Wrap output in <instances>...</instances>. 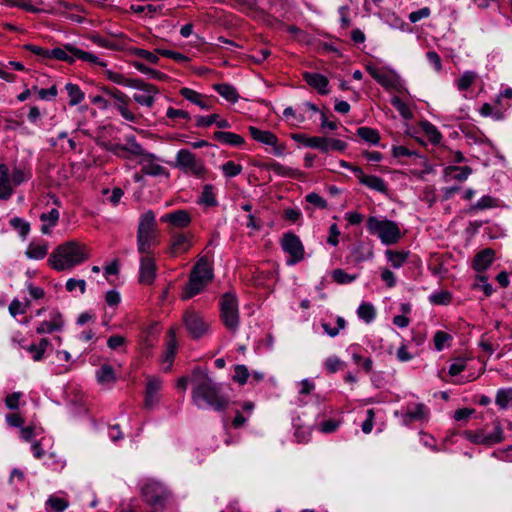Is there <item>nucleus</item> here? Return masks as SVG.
Segmentation results:
<instances>
[{
  "instance_id": "f257e3e1",
  "label": "nucleus",
  "mask_w": 512,
  "mask_h": 512,
  "mask_svg": "<svg viewBox=\"0 0 512 512\" xmlns=\"http://www.w3.org/2000/svg\"><path fill=\"white\" fill-rule=\"evenodd\" d=\"M191 399L199 408H211L214 411H225L230 405V397L223 391L221 383L216 382L207 369L196 367L190 376Z\"/></svg>"
},
{
  "instance_id": "f03ea898",
  "label": "nucleus",
  "mask_w": 512,
  "mask_h": 512,
  "mask_svg": "<svg viewBox=\"0 0 512 512\" xmlns=\"http://www.w3.org/2000/svg\"><path fill=\"white\" fill-rule=\"evenodd\" d=\"M89 258L86 245L77 241L60 244L49 256L50 266L57 271L72 269Z\"/></svg>"
},
{
  "instance_id": "7ed1b4c3",
  "label": "nucleus",
  "mask_w": 512,
  "mask_h": 512,
  "mask_svg": "<svg viewBox=\"0 0 512 512\" xmlns=\"http://www.w3.org/2000/svg\"><path fill=\"white\" fill-rule=\"evenodd\" d=\"M214 278L212 262L207 256H201L193 266L189 280L182 289L181 299L189 300L200 294Z\"/></svg>"
},
{
  "instance_id": "20e7f679",
  "label": "nucleus",
  "mask_w": 512,
  "mask_h": 512,
  "mask_svg": "<svg viewBox=\"0 0 512 512\" xmlns=\"http://www.w3.org/2000/svg\"><path fill=\"white\" fill-rule=\"evenodd\" d=\"M137 251L139 254L154 253L159 244V231L156 215L152 210H147L139 217L136 233Z\"/></svg>"
},
{
  "instance_id": "39448f33",
  "label": "nucleus",
  "mask_w": 512,
  "mask_h": 512,
  "mask_svg": "<svg viewBox=\"0 0 512 512\" xmlns=\"http://www.w3.org/2000/svg\"><path fill=\"white\" fill-rule=\"evenodd\" d=\"M367 230L370 234L379 237L382 243L391 245L401 238L400 228L396 222L388 219H379L375 216H370L366 222Z\"/></svg>"
},
{
  "instance_id": "423d86ee",
  "label": "nucleus",
  "mask_w": 512,
  "mask_h": 512,
  "mask_svg": "<svg viewBox=\"0 0 512 512\" xmlns=\"http://www.w3.org/2000/svg\"><path fill=\"white\" fill-rule=\"evenodd\" d=\"M50 59H56L67 62L69 64L74 63L76 60H82L91 64L106 66L104 62L89 52L81 50L71 44H65L63 47H57L50 50Z\"/></svg>"
},
{
  "instance_id": "0eeeda50",
  "label": "nucleus",
  "mask_w": 512,
  "mask_h": 512,
  "mask_svg": "<svg viewBox=\"0 0 512 512\" xmlns=\"http://www.w3.org/2000/svg\"><path fill=\"white\" fill-rule=\"evenodd\" d=\"M143 500L156 510H164L170 498V492L159 482L147 481L141 487Z\"/></svg>"
},
{
  "instance_id": "6e6552de",
  "label": "nucleus",
  "mask_w": 512,
  "mask_h": 512,
  "mask_svg": "<svg viewBox=\"0 0 512 512\" xmlns=\"http://www.w3.org/2000/svg\"><path fill=\"white\" fill-rule=\"evenodd\" d=\"M220 317L225 327L236 332L239 327L238 300L234 293L223 294L220 300Z\"/></svg>"
},
{
  "instance_id": "1a4fd4ad",
  "label": "nucleus",
  "mask_w": 512,
  "mask_h": 512,
  "mask_svg": "<svg viewBox=\"0 0 512 512\" xmlns=\"http://www.w3.org/2000/svg\"><path fill=\"white\" fill-rule=\"evenodd\" d=\"M175 167L197 178H201L206 174V168L203 162L197 159L196 155L187 149H181L177 152Z\"/></svg>"
},
{
  "instance_id": "9d476101",
  "label": "nucleus",
  "mask_w": 512,
  "mask_h": 512,
  "mask_svg": "<svg viewBox=\"0 0 512 512\" xmlns=\"http://www.w3.org/2000/svg\"><path fill=\"white\" fill-rule=\"evenodd\" d=\"M281 247L290 256L287 260L288 265H294L304 259V246L296 234L292 232L284 233L281 239Z\"/></svg>"
},
{
  "instance_id": "9b49d317",
  "label": "nucleus",
  "mask_w": 512,
  "mask_h": 512,
  "mask_svg": "<svg viewBox=\"0 0 512 512\" xmlns=\"http://www.w3.org/2000/svg\"><path fill=\"white\" fill-rule=\"evenodd\" d=\"M132 88L139 91L133 94V100L137 104L148 108L154 105L155 96L159 93L157 86L138 78Z\"/></svg>"
},
{
  "instance_id": "f8f14e48",
  "label": "nucleus",
  "mask_w": 512,
  "mask_h": 512,
  "mask_svg": "<svg viewBox=\"0 0 512 512\" xmlns=\"http://www.w3.org/2000/svg\"><path fill=\"white\" fill-rule=\"evenodd\" d=\"M183 323L190 336L194 339L202 337L209 328L204 318L194 310H187L183 314Z\"/></svg>"
},
{
  "instance_id": "ddd939ff",
  "label": "nucleus",
  "mask_w": 512,
  "mask_h": 512,
  "mask_svg": "<svg viewBox=\"0 0 512 512\" xmlns=\"http://www.w3.org/2000/svg\"><path fill=\"white\" fill-rule=\"evenodd\" d=\"M139 283L152 285L156 278L157 265L154 253L140 254Z\"/></svg>"
},
{
  "instance_id": "4468645a",
  "label": "nucleus",
  "mask_w": 512,
  "mask_h": 512,
  "mask_svg": "<svg viewBox=\"0 0 512 512\" xmlns=\"http://www.w3.org/2000/svg\"><path fill=\"white\" fill-rule=\"evenodd\" d=\"M160 220L163 223H167L171 229H184L191 224L192 217L187 210L179 209L166 213Z\"/></svg>"
},
{
  "instance_id": "2eb2a0df",
  "label": "nucleus",
  "mask_w": 512,
  "mask_h": 512,
  "mask_svg": "<svg viewBox=\"0 0 512 512\" xmlns=\"http://www.w3.org/2000/svg\"><path fill=\"white\" fill-rule=\"evenodd\" d=\"M108 150L112 152L114 155L121 158H129L130 156H144L145 151L143 147L136 142L135 138H132L128 141L126 145L122 144H112Z\"/></svg>"
},
{
  "instance_id": "dca6fc26",
  "label": "nucleus",
  "mask_w": 512,
  "mask_h": 512,
  "mask_svg": "<svg viewBox=\"0 0 512 512\" xmlns=\"http://www.w3.org/2000/svg\"><path fill=\"white\" fill-rule=\"evenodd\" d=\"M191 235L185 233H171V242L168 249V253L172 257L184 254L189 251L192 247Z\"/></svg>"
},
{
  "instance_id": "f3484780",
  "label": "nucleus",
  "mask_w": 512,
  "mask_h": 512,
  "mask_svg": "<svg viewBox=\"0 0 512 512\" xmlns=\"http://www.w3.org/2000/svg\"><path fill=\"white\" fill-rule=\"evenodd\" d=\"M303 79L308 85L316 89L321 95H326L329 93V80L326 76L320 73L304 72Z\"/></svg>"
},
{
  "instance_id": "a211bd4d",
  "label": "nucleus",
  "mask_w": 512,
  "mask_h": 512,
  "mask_svg": "<svg viewBox=\"0 0 512 512\" xmlns=\"http://www.w3.org/2000/svg\"><path fill=\"white\" fill-rule=\"evenodd\" d=\"M495 252L491 248H485L478 252L473 259L472 267L477 272L487 270L494 260Z\"/></svg>"
},
{
  "instance_id": "6ab92c4d",
  "label": "nucleus",
  "mask_w": 512,
  "mask_h": 512,
  "mask_svg": "<svg viewBox=\"0 0 512 512\" xmlns=\"http://www.w3.org/2000/svg\"><path fill=\"white\" fill-rule=\"evenodd\" d=\"M472 173V169L469 166H454L450 165L444 168L443 177L445 182L451 180L465 181Z\"/></svg>"
},
{
  "instance_id": "aec40b11",
  "label": "nucleus",
  "mask_w": 512,
  "mask_h": 512,
  "mask_svg": "<svg viewBox=\"0 0 512 512\" xmlns=\"http://www.w3.org/2000/svg\"><path fill=\"white\" fill-rule=\"evenodd\" d=\"M168 335H169L170 339L167 342L166 350H165L164 355L162 357V362L164 364H167L164 367V371L165 372H169L171 370L173 362H174V358H175V355H176V350H177V341H176V332H175V330L173 328H171L169 330V332H168Z\"/></svg>"
},
{
  "instance_id": "412c9836",
  "label": "nucleus",
  "mask_w": 512,
  "mask_h": 512,
  "mask_svg": "<svg viewBox=\"0 0 512 512\" xmlns=\"http://www.w3.org/2000/svg\"><path fill=\"white\" fill-rule=\"evenodd\" d=\"M14 189L11 185L10 171L6 164H0V199L8 200L13 195Z\"/></svg>"
},
{
  "instance_id": "4be33fe9",
  "label": "nucleus",
  "mask_w": 512,
  "mask_h": 512,
  "mask_svg": "<svg viewBox=\"0 0 512 512\" xmlns=\"http://www.w3.org/2000/svg\"><path fill=\"white\" fill-rule=\"evenodd\" d=\"M264 168L268 171H273L274 173L281 177H287L292 179L300 178L303 175L301 171L284 166L276 161H270L264 164Z\"/></svg>"
},
{
  "instance_id": "5701e85b",
  "label": "nucleus",
  "mask_w": 512,
  "mask_h": 512,
  "mask_svg": "<svg viewBox=\"0 0 512 512\" xmlns=\"http://www.w3.org/2000/svg\"><path fill=\"white\" fill-rule=\"evenodd\" d=\"M162 386L161 381L158 378H151L147 382L146 394H145V407L152 408L158 402V392Z\"/></svg>"
},
{
  "instance_id": "b1692460",
  "label": "nucleus",
  "mask_w": 512,
  "mask_h": 512,
  "mask_svg": "<svg viewBox=\"0 0 512 512\" xmlns=\"http://www.w3.org/2000/svg\"><path fill=\"white\" fill-rule=\"evenodd\" d=\"M179 93L183 98L199 106L203 110H209L211 108V105L208 103V99L193 89L183 87L180 89Z\"/></svg>"
},
{
  "instance_id": "393cba45",
  "label": "nucleus",
  "mask_w": 512,
  "mask_h": 512,
  "mask_svg": "<svg viewBox=\"0 0 512 512\" xmlns=\"http://www.w3.org/2000/svg\"><path fill=\"white\" fill-rule=\"evenodd\" d=\"M62 315L59 312H55L51 319L48 321H42L36 328L38 334L52 333L59 331L63 327Z\"/></svg>"
},
{
  "instance_id": "a878e982",
  "label": "nucleus",
  "mask_w": 512,
  "mask_h": 512,
  "mask_svg": "<svg viewBox=\"0 0 512 512\" xmlns=\"http://www.w3.org/2000/svg\"><path fill=\"white\" fill-rule=\"evenodd\" d=\"M367 72L370 74V76L376 80L381 86H383L386 89L393 88L396 83V79L394 76L385 73L381 71L377 67L368 66Z\"/></svg>"
},
{
  "instance_id": "bb28decb",
  "label": "nucleus",
  "mask_w": 512,
  "mask_h": 512,
  "mask_svg": "<svg viewBox=\"0 0 512 512\" xmlns=\"http://www.w3.org/2000/svg\"><path fill=\"white\" fill-rule=\"evenodd\" d=\"M213 138L222 144L232 147H239L245 143L244 138L233 132L216 131L213 133Z\"/></svg>"
},
{
  "instance_id": "cd10ccee",
  "label": "nucleus",
  "mask_w": 512,
  "mask_h": 512,
  "mask_svg": "<svg viewBox=\"0 0 512 512\" xmlns=\"http://www.w3.org/2000/svg\"><path fill=\"white\" fill-rule=\"evenodd\" d=\"M248 130H249L251 137L255 141H258L262 144L271 145V144H276V141H278V137L270 131H263L254 126H250L248 128Z\"/></svg>"
},
{
  "instance_id": "c85d7f7f",
  "label": "nucleus",
  "mask_w": 512,
  "mask_h": 512,
  "mask_svg": "<svg viewBox=\"0 0 512 512\" xmlns=\"http://www.w3.org/2000/svg\"><path fill=\"white\" fill-rule=\"evenodd\" d=\"M59 217V211L55 208L51 209L47 213H42L40 215V220L42 222L41 232L43 234H50L52 227L56 226L58 223Z\"/></svg>"
},
{
  "instance_id": "c756f323",
  "label": "nucleus",
  "mask_w": 512,
  "mask_h": 512,
  "mask_svg": "<svg viewBox=\"0 0 512 512\" xmlns=\"http://www.w3.org/2000/svg\"><path fill=\"white\" fill-rule=\"evenodd\" d=\"M427 417V408L423 403L409 406L404 416L405 423H411L417 420H423Z\"/></svg>"
},
{
  "instance_id": "7c9ffc66",
  "label": "nucleus",
  "mask_w": 512,
  "mask_h": 512,
  "mask_svg": "<svg viewBox=\"0 0 512 512\" xmlns=\"http://www.w3.org/2000/svg\"><path fill=\"white\" fill-rule=\"evenodd\" d=\"M213 88L218 94H220L224 99H226L230 103H236L239 99V94L236 88L231 84H214Z\"/></svg>"
},
{
  "instance_id": "2f4dec72",
  "label": "nucleus",
  "mask_w": 512,
  "mask_h": 512,
  "mask_svg": "<svg viewBox=\"0 0 512 512\" xmlns=\"http://www.w3.org/2000/svg\"><path fill=\"white\" fill-rule=\"evenodd\" d=\"M48 253V244L45 241L32 242L27 247L25 252L26 256L30 259L40 260L43 259Z\"/></svg>"
},
{
  "instance_id": "473e14b6",
  "label": "nucleus",
  "mask_w": 512,
  "mask_h": 512,
  "mask_svg": "<svg viewBox=\"0 0 512 512\" xmlns=\"http://www.w3.org/2000/svg\"><path fill=\"white\" fill-rule=\"evenodd\" d=\"M385 254L387 260L395 269L402 267L409 257V252L406 251L387 250Z\"/></svg>"
},
{
  "instance_id": "72a5a7b5",
  "label": "nucleus",
  "mask_w": 512,
  "mask_h": 512,
  "mask_svg": "<svg viewBox=\"0 0 512 512\" xmlns=\"http://www.w3.org/2000/svg\"><path fill=\"white\" fill-rule=\"evenodd\" d=\"M155 342L156 334L154 333V328L151 327L148 329V331L145 332V335L140 341V351L142 355L149 356L151 350L155 346Z\"/></svg>"
},
{
  "instance_id": "f704fd0d",
  "label": "nucleus",
  "mask_w": 512,
  "mask_h": 512,
  "mask_svg": "<svg viewBox=\"0 0 512 512\" xmlns=\"http://www.w3.org/2000/svg\"><path fill=\"white\" fill-rule=\"evenodd\" d=\"M360 183L369 187L372 190H375V191H378L381 193L387 192V186H386L385 181L378 176L366 175L365 177H363V180Z\"/></svg>"
},
{
  "instance_id": "c9c22d12",
  "label": "nucleus",
  "mask_w": 512,
  "mask_h": 512,
  "mask_svg": "<svg viewBox=\"0 0 512 512\" xmlns=\"http://www.w3.org/2000/svg\"><path fill=\"white\" fill-rule=\"evenodd\" d=\"M96 378L100 384L113 383L116 381V375L112 366L108 364L102 365L96 371Z\"/></svg>"
},
{
  "instance_id": "e433bc0d",
  "label": "nucleus",
  "mask_w": 512,
  "mask_h": 512,
  "mask_svg": "<svg viewBox=\"0 0 512 512\" xmlns=\"http://www.w3.org/2000/svg\"><path fill=\"white\" fill-rule=\"evenodd\" d=\"M198 202L208 207H214L218 204L214 188L211 184L204 185Z\"/></svg>"
},
{
  "instance_id": "4c0bfd02",
  "label": "nucleus",
  "mask_w": 512,
  "mask_h": 512,
  "mask_svg": "<svg viewBox=\"0 0 512 512\" xmlns=\"http://www.w3.org/2000/svg\"><path fill=\"white\" fill-rule=\"evenodd\" d=\"M49 345L47 338H42L38 344H31L27 347V351L32 354L34 361H40L43 359L44 353Z\"/></svg>"
},
{
  "instance_id": "58836bf2",
  "label": "nucleus",
  "mask_w": 512,
  "mask_h": 512,
  "mask_svg": "<svg viewBox=\"0 0 512 512\" xmlns=\"http://www.w3.org/2000/svg\"><path fill=\"white\" fill-rule=\"evenodd\" d=\"M496 404L501 409H507L512 406V388L499 389L495 398Z\"/></svg>"
},
{
  "instance_id": "ea45409f",
  "label": "nucleus",
  "mask_w": 512,
  "mask_h": 512,
  "mask_svg": "<svg viewBox=\"0 0 512 512\" xmlns=\"http://www.w3.org/2000/svg\"><path fill=\"white\" fill-rule=\"evenodd\" d=\"M357 135L364 141L370 144H377L380 140V134L376 129L370 127H359Z\"/></svg>"
},
{
  "instance_id": "a19ab883",
  "label": "nucleus",
  "mask_w": 512,
  "mask_h": 512,
  "mask_svg": "<svg viewBox=\"0 0 512 512\" xmlns=\"http://www.w3.org/2000/svg\"><path fill=\"white\" fill-rule=\"evenodd\" d=\"M65 90L68 93L70 98L69 105L75 106L78 105L84 99V93L81 91L78 85L73 83H67L65 85Z\"/></svg>"
},
{
  "instance_id": "79ce46f5",
  "label": "nucleus",
  "mask_w": 512,
  "mask_h": 512,
  "mask_svg": "<svg viewBox=\"0 0 512 512\" xmlns=\"http://www.w3.org/2000/svg\"><path fill=\"white\" fill-rule=\"evenodd\" d=\"M488 439V446L500 443L504 440V431L499 421H494L493 431L486 433Z\"/></svg>"
},
{
  "instance_id": "37998d69",
  "label": "nucleus",
  "mask_w": 512,
  "mask_h": 512,
  "mask_svg": "<svg viewBox=\"0 0 512 512\" xmlns=\"http://www.w3.org/2000/svg\"><path fill=\"white\" fill-rule=\"evenodd\" d=\"M357 315L366 323H370L376 316L375 308L370 303H362L357 309Z\"/></svg>"
},
{
  "instance_id": "c03bdc74",
  "label": "nucleus",
  "mask_w": 512,
  "mask_h": 512,
  "mask_svg": "<svg viewBox=\"0 0 512 512\" xmlns=\"http://www.w3.org/2000/svg\"><path fill=\"white\" fill-rule=\"evenodd\" d=\"M477 78V74L473 71H465L459 79L456 81L458 90L465 91L474 83Z\"/></svg>"
},
{
  "instance_id": "a18cd8bd",
  "label": "nucleus",
  "mask_w": 512,
  "mask_h": 512,
  "mask_svg": "<svg viewBox=\"0 0 512 512\" xmlns=\"http://www.w3.org/2000/svg\"><path fill=\"white\" fill-rule=\"evenodd\" d=\"M10 225L13 229L19 232V235L25 238L30 231V224L20 217H13L10 220Z\"/></svg>"
},
{
  "instance_id": "49530a36",
  "label": "nucleus",
  "mask_w": 512,
  "mask_h": 512,
  "mask_svg": "<svg viewBox=\"0 0 512 512\" xmlns=\"http://www.w3.org/2000/svg\"><path fill=\"white\" fill-rule=\"evenodd\" d=\"M331 277L338 284H348L353 282L357 275L348 274L343 269H335L332 271Z\"/></svg>"
},
{
  "instance_id": "de8ad7c7",
  "label": "nucleus",
  "mask_w": 512,
  "mask_h": 512,
  "mask_svg": "<svg viewBox=\"0 0 512 512\" xmlns=\"http://www.w3.org/2000/svg\"><path fill=\"white\" fill-rule=\"evenodd\" d=\"M249 370L245 365L238 364L234 367V375L233 380L240 385H244L247 383L249 378Z\"/></svg>"
},
{
  "instance_id": "09e8293b",
  "label": "nucleus",
  "mask_w": 512,
  "mask_h": 512,
  "mask_svg": "<svg viewBox=\"0 0 512 512\" xmlns=\"http://www.w3.org/2000/svg\"><path fill=\"white\" fill-rule=\"evenodd\" d=\"M141 171L144 174L150 175V176L168 175L166 169L162 165L153 163V162H149V163L145 164L142 167Z\"/></svg>"
},
{
  "instance_id": "8fccbe9b",
  "label": "nucleus",
  "mask_w": 512,
  "mask_h": 512,
  "mask_svg": "<svg viewBox=\"0 0 512 512\" xmlns=\"http://www.w3.org/2000/svg\"><path fill=\"white\" fill-rule=\"evenodd\" d=\"M108 78H109V80H111L112 82H114L116 84L123 85L126 87H131V88L134 86V84L136 83V81L138 79V78H126L124 75H122L120 73H116V72H109Z\"/></svg>"
},
{
  "instance_id": "3c124183",
  "label": "nucleus",
  "mask_w": 512,
  "mask_h": 512,
  "mask_svg": "<svg viewBox=\"0 0 512 512\" xmlns=\"http://www.w3.org/2000/svg\"><path fill=\"white\" fill-rule=\"evenodd\" d=\"M391 104L393 107L400 113V115L405 119H410L412 117V112L408 105L401 100L399 97H394L391 100Z\"/></svg>"
},
{
  "instance_id": "603ef678",
  "label": "nucleus",
  "mask_w": 512,
  "mask_h": 512,
  "mask_svg": "<svg viewBox=\"0 0 512 512\" xmlns=\"http://www.w3.org/2000/svg\"><path fill=\"white\" fill-rule=\"evenodd\" d=\"M452 340V336L447 332L438 330L433 338L434 346L437 351H442L445 347V344Z\"/></svg>"
},
{
  "instance_id": "864d4df0",
  "label": "nucleus",
  "mask_w": 512,
  "mask_h": 512,
  "mask_svg": "<svg viewBox=\"0 0 512 512\" xmlns=\"http://www.w3.org/2000/svg\"><path fill=\"white\" fill-rule=\"evenodd\" d=\"M327 137L313 136L309 137L306 147L315 148L320 150L322 153H328V147L326 146Z\"/></svg>"
},
{
  "instance_id": "5fc2aeb1",
  "label": "nucleus",
  "mask_w": 512,
  "mask_h": 512,
  "mask_svg": "<svg viewBox=\"0 0 512 512\" xmlns=\"http://www.w3.org/2000/svg\"><path fill=\"white\" fill-rule=\"evenodd\" d=\"M166 117L173 121L185 120L189 121L191 119L190 114L182 109H175L173 107H169L166 111Z\"/></svg>"
},
{
  "instance_id": "6e6d98bb",
  "label": "nucleus",
  "mask_w": 512,
  "mask_h": 512,
  "mask_svg": "<svg viewBox=\"0 0 512 512\" xmlns=\"http://www.w3.org/2000/svg\"><path fill=\"white\" fill-rule=\"evenodd\" d=\"M46 504L55 512H63L69 506L68 501L55 496L49 497Z\"/></svg>"
},
{
  "instance_id": "4d7b16f0",
  "label": "nucleus",
  "mask_w": 512,
  "mask_h": 512,
  "mask_svg": "<svg viewBox=\"0 0 512 512\" xmlns=\"http://www.w3.org/2000/svg\"><path fill=\"white\" fill-rule=\"evenodd\" d=\"M452 300V294L448 291H440L430 296L431 303L435 305H448Z\"/></svg>"
},
{
  "instance_id": "13d9d810",
  "label": "nucleus",
  "mask_w": 512,
  "mask_h": 512,
  "mask_svg": "<svg viewBox=\"0 0 512 512\" xmlns=\"http://www.w3.org/2000/svg\"><path fill=\"white\" fill-rule=\"evenodd\" d=\"M222 172L226 177H235L242 172V166L234 161H227L222 165Z\"/></svg>"
},
{
  "instance_id": "bf43d9fd",
  "label": "nucleus",
  "mask_w": 512,
  "mask_h": 512,
  "mask_svg": "<svg viewBox=\"0 0 512 512\" xmlns=\"http://www.w3.org/2000/svg\"><path fill=\"white\" fill-rule=\"evenodd\" d=\"M496 206V199L491 196H483L481 197L473 206L472 210H484L488 208H493Z\"/></svg>"
},
{
  "instance_id": "052dcab7",
  "label": "nucleus",
  "mask_w": 512,
  "mask_h": 512,
  "mask_svg": "<svg viewBox=\"0 0 512 512\" xmlns=\"http://www.w3.org/2000/svg\"><path fill=\"white\" fill-rule=\"evenodd\" d=\"M132 54L152 64H156L159 60L156 54L141 48L132 49Z\"/></svg>"
},
{
  "instance_id": "680f3d73",
  "label": "nucleus",
  "mask_w": 512,
  "mask_h": 512,
  "mask_svg": "<svg viewBox=\"0 0 512 512\" xmlns=\"http://www.w3.org/2000/svg\"><path fill=\"white\" fill-rule=\"evenodd\" d=\"M324 365L328 373H335L338 370L342 369L345 364L338 357L331 356L325 361Z\"/></svg>"
},
{
  "instance_id": "e2e57ef3",
  "label": "nucleus",
  "mask_w": 512,
  "mask_h": 512,
  "mask_svg": "<svg viewBox=\"0 0 512 512\" xmlns=\"http://www.w3.org/2000/svg\"><path fill=\"white\" fill-rule=\"evenodd\" d=\"M156 52L161 56L171 58L179 63H184L188 61V57L186 55L172 50L156 49Z\"/></svg>"
},
{
  "instance_id": "0e129e2a",
  "label": "nucleus",
  "mask_w": 512,
  "mask_h": 512,
  "mask_svg": "<svg viewBox=\"0 0 512 512\" xmlns=\"http://www.w3.org/2000/svg\"><path fill=\"white\" fill-rule=\"evenodd\" d=\"M21 392H13L12 394H9L5 398V405L10 410H16L19 408L20 405V399L22 397Z\"/></svg>"
},
{
  "instance_id": "69168bd1",
  "label": "nucleus",
  "mask_w": 512,
  "mask_h": 512,
  "mask_svg": "<svg viewBox=\"0 0 512 512\" xmlns=\"http://www.w3.org/2000/svg\"><path fill=\"white\" fill-rule=\"evenodd\" d=\"M305 199L308 203L313 204L320 209H325L327 207V201L315 192L307 194Z\"/></svg>"
},
{
  "instance_id": "338daca9",
  "label": "nucleus",
  "mask_w": 512,
  "mask_h": 512,
  "mask_svg": "<svg viewBox=\"0 0 512 512\" xmlns=\"http://www.w3.org/2000/svg\"><path fill=\"white\" fill-rule=\"evenodd\" d=\"M424 127H425V132H426L427 136L429 137V140L433 144L439 143L441 138H442V135L437 130V128L434 125H432L431 123H428V122L425 124Z\"/></svg>"
},
{
  "instance_id": "774afa93",
  "label": "nucleus",
  "mask_w": 512,
  "mask_h": 512,
  "mask_svg": "<svg viewBox=\"0 0 512 512\" xmlns=\"http://www.w3.org/2000/svg\"><path fill=\"white\" fill-rule=\"evenodd\" d=\"M468 439L472 443L488 446V439H487L486 432L484 430L470 432L468 434Z\"/></svg>"
}]
</instances>
